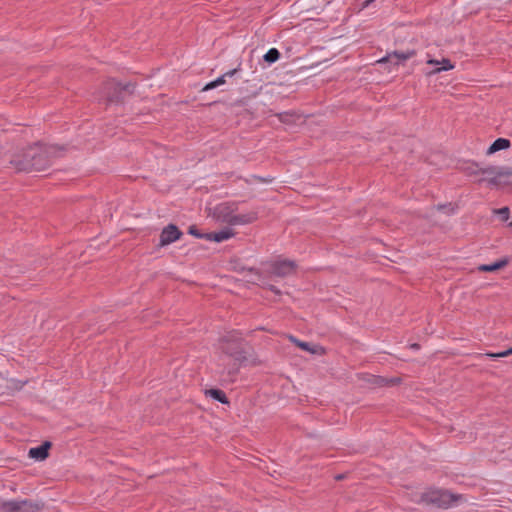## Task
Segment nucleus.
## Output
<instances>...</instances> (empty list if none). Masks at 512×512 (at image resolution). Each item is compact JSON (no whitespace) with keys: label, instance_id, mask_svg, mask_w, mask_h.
Masks as SVG:
<instances>
[{"label":"nucleus","instance_id":"f257e3e1","mask_svg":"<svg viewBox=\"0 0 512 512\" xmlns=\"http://www.w3.org/2000/svg\"><path fill=\"white\" fill-rule=\"evenodd\" d=\"M134 88L135 86L131 82L122 84L115 80H109L104 83L95 98L99 103H104L106 107L119 106L125 103Z\"/></svg>","mask_w":512,"mask_h":512},{"label":"nucleus","instance_id":"f03ea898","mask_svg":"<svg viewBox=\"0 0 512 512\" xmlns=\"http://www.w3.org/2000/svg\"><path fill=\"white\" fill-rule=\"evenodd\" d=\"M461 499V495L452 494L441 489H429L425 492L416 493L412 497V501L415 503L433 505L445 509L458 505Z\"/></svg>","mask_w":512,"mask_h":512},{"label":"nucleus","instance_id":"7ed1b4c3","mask_svg":"<svg viewBox=\"0 0 512 512\" xmlns=\"http://www.w3.org/2000/svg\"><path fill=\"white\" fill-rule=\"evenodd\" d=\"M236 206L229 203H220L213 208V217L222 223H227L231 226L245 225L257 219L255 212H248L244 214H236Z\"/></svg>","mask_w":512,"mask_h":512},{"label":"nucleus","instance_id":"20e7f679","mask_svg":"<svg viewBox=\"0 0 512 512\" xmlns=\"http://www.w3.org/2000/svg\"><path fill=\"white\" fill-rule=\"evenodd\" d=\"M512 179V168L503 166H489L483 168L481 177L476 179L477 182H488L491 186H499L506 184Z\"/></svg>","mask_w":512,"mask_h":512},{"label":"nucleus","instance_id":"39448f33","mask_svg":"<svg viewBox=\"0 0 512 512\" xmlns=\"http://www.w3.org/2000/svg\"><path fill=\"white\" fill-rule=\"evenodd\" d=\"M40 509L38 504L30 501H0V510L3 512H36Z\"/></svg>","mask_w":512,"mask_h":512},{"label":"nucleus","instance_id":"423d86ee","mask_svg":"<svg viewBox=\"0 0 512 512\" xmlns=\"http://www.w3.org/2000/svg\"><path fill=\"white\" fill-rule=\"evenodd\" d=\"M295 270L296 264L293 261L280 259L270 265L269 272L274 276L286 277L292 275Z\"/></svg>","mask_w":512,"mask_h":512},{"label":"nucleus","instance_id":"0eeeda50","mask_svg":"<svg viewBox=\"0 0 512 512\" xmlns=\"http://www.w3.org/2000/svg\"><path fill=\"white\" fill-rule=\"evenodd\" d=\"M28 156L32 157L31 160L29 161H25V162H21V161H13V163L15 164L16 168L19 170V171H42L46 168V164L42 163L40 161V155L39 156H36V155H31V154H28Z\"/></svg>","mask_w":512,"mask_h":512},{"label":"nucleus","instance_id":"6e6552de","mask_svg":"<svg viewBox=\"0 0 512 512\" xmlns=\"http://www.w3.org/2000/svg\"><path fill=\"white\" fill-rule=\"evenodd\" d=\"M182 232L173 224L166 226L160 234V246H167L177 241Z\"/></svg>","mask_w":512,"mask_h":512},{"label":"nucleus","instance_id":"1a4fd4ad","mask_svg":"<svg viewBox=\"0 0 512 512\" xmlns=\"http://www.w3.org/2000/svg\"><path fill=\"white\" fill-rule=\"evenodd\" d=\"M414 54H415V52L413 50H408L406 52L394 51L393 53L388 54L387 56L380 59L378 62L379 63L389 62V63H392L393 65L397 66V65L402 64L407 59H410Z\"/></svg>","mask_w":512,"mask_h":512},{"label":"nucleus","instance_id":"9d476101","mask_svg":"<svg viewBox=\"0 0 512 512\" xmlns=\"http://www.w3.org/2000/svg\"><path fill=\"white\" fill-rule=\"evenodd\" d=\"M281 123L289 126L307 125L306 118L303 115L294 112H284L278 115Z\"/></svg>","mask_w":512,"mask_h":512},{"label":"nucleus","instance_id":"9b49d317","mask_svg":"<svg viewBox=\"0 0 512 512\" xmlns=\"http://www.w3.org/2000/svg\"><path fill=\"white\" fill-rule=\"evenodd\" d=\"M234 231L231 228H225L219 232L207 233L206 240L214 242H223L234 236Z\"/></svg>","mask_w":512,"mask_h":512},{"label":"nucleus","instance_id":"f8f14e48","mask_svg":"<svg viewBox=\"0 0 512 512\" xmlns=\"http://www.w3.org/2000/svg\"><path fill=\"white\" fill-rule=\"evenodd\" d=\"M51 447L50 442H44L38 447L29 450V456L36 460H44L48 456V450Z\"/></svg>","mask_w":512,"mask_h":512},{"label":"nucleus","instance_id":"ddd939ff","mask_svg":"<svg viewBox=\"0 0 512 512\" xmlns=\"http://www.w3.org/2000/svg\"><path fill=\"white\" fill-rule=\"evenodd\" d=\"M289 339L291 342L295 343L299 348H301L302 350L307 351L311 354H317L322 350V348L320 346L311 345L308 342L300 341L297 338H295L294 336H289Z\"/></svg>","mask_w":512,"mask_h":512},{"label":"nucleus","instance_id":"4468645a","mask_svg":"<svg viewBox=\"0 0 512 512\" xmlns=\"http://www.w3.org/2000/svg\"><path fill=\"white\" fill-rule=\"evenodd\" d=\"M510 146V141L505 138H498L492 145L487 149V154L491 155L500 150L507 149Z\"/></svg>","mask_w":512,"mask_h":512},{"label":"nucleus","instance_id":"2eb2a0df","mask_svg":"<svg viewBox=\"0 0 512 512\" xmlns=\"http://www.w3.org/2000/svg\"><path fill=\"white\" fill-rule=\"evenodd\" d=\"M508 263V260L507 259H503V260H500V261H497L493 264H483V265H480L478 267V270L479 271H482V272H494L496 270H499L503 267H505Z\"/></svg>","mask_w":512,"mask_h":512},{"label":"nucleus","instance_id":"dca6fc26","mask_svg":"<svg viewBox=\"0 0 512 512\" xmlns=\"http://www.w3.org/2000/svg\"><path fill=\"white\" fill-rule=\"evenodd\" d=\"M453 68H454V65L451 63V61L447 58H443L441 60L439 67L433 68L431 71H428L427 75L438 74L443 71H449Z\"/></svg>","mask_w":512,"mask_h":512},{"label":"nucleus","instance_id":"f3484780","mask_svg":"<svg viewBox=\"0 0 512 512\" xmlns=\"http://www.w3.org/2000/svg\"><path fill=\"white\" fill-rule=\"evenodd\" d=\"M226 341H231L232 345L231 346H223L222 347L223 352H225L226 354H229V355H235L236 350L239 347L238 338L235 335H231V336H229V338L226 339Z\"/></svg>","mask_w":512,"mask_h":512},{"label":"nucleus","instance_id":"a211bd4d","mask_svg":"<svg viewBox=\"0 0 512 512\" xmlns=\"http://www.w3.org/2000/svg\"><path fill=\"white\" fill-rule=\"evenodd\" d=\"M280 52L276 48H270L263 56V59L268 64H273L280 58Z\"/></svg>","mask_w":512,"mask_h":512},{"label":"nucleus","instance_id":"6ab92c4d","mask_svg":"<svg viewBox=\"0 0 512 512\" xmlns=\"http://www.w3.org/2000/svg\"><path fill=\"white\" fill-rule=\"evenodd\" d=\"M206 394L221 403H228L225 393L219 389L207 390Z\"/></svg>","mask_w":512,"mask_h":512},{"label":"nucleus","instance_id":"aec40b11","mask_svg":"<svg viewBox=\"0 0 512 512\" xmlns=\"http://www.w3.org/2000/svg\"><path fill=\"white\" fill-rule=\"evenodd\" d=\"M483 168L479 167L477 164L468 165L465 168V172L470 177H475V180L481 177Z\"/></svg>","mask_w":512,"mask_h":512},{"label":"nucleus","instance_id":"412c9836","mask_svg":"<svg viewBox=\"0 0 512 512\" xmlns=\"http://www.w3.org/2000/svg\"><path fill=\"white\" fill-rule=\"evenodd\" d=\"M226 82L225 76H219L213 81L208 82L202 89V91H209L223 85Z\"/></svg>","mask_w":512,"mask_h":512},{"label":"nucleus","instance_id":"4be33fe9","mask_svg":"<svg viewBox=\"0 0 512 512\" xmlns=\"http://www.w3.org/2000/svg\"><path fill=\"white\" fill-rule=\"evenodd\" d=\"M512 355V347L505 350V351H502V352H499V353H487L486 356L492 358V359H497V358H502V357H508Z\"/></svg>","mask_w":512,"mask_h":512},{"label":"nucleus","instance_id":"5701e85b","mask_svg":"<svg viewBox=\"0 0 512 512\" xmlns=\"http://www.w3.org/2000/svg\"><path fill=\"white\" fill-rule=\"evenodd\" d=\"M188 233L190 235L195 236L196 238H199V239H206V236H207V233H205V234L200 233L198 231V229L196 228V226H194V225L189 227Z\"/></svg>","mask_w":512,"mask_h":512},{"label":"nucleus","instance_id":"b1692460","mask_svg":"<svg viewBox=\"0 0 512 512\" xmlns=\"http://www.w3.org/2000/svg\"><path fill=\"white\" fill-rule=\"evenodd\" d=\"M495 213L501 216L503 221H506L509 217V209L507 207H503L495 210Z\"/></svg>","mask_w":512,"mask_h":512},{"label":"nucleus","instance_id":"393cba45","mask_svg":"<svg viewBox=\"0 0 512 512\" xmlns=\"http://www.w3.org/2000/svg\"><path fill=\"white\" fill-rule=\"evenodd\" d=\"M239 72H240V68L238 67V68H234V69H232V70L227 71V72H226V73H224L222 76H225V79H226L227 77H230V78H231V77L236 76Z\"/></svg>","mask_w":512,"mask_h":512},{"label":"nucleus","instance_id":"a878e982","mask_svg":"<svg viewBox=\"0 0 512 512\" xmlns=\"http://www.w3.org/2000/svg\"><path fill=\"white\" fill-rule=\"evenodd\" d=\"M441 60L430 58L427 60V64L434 66V68L439 67Z\"/></svg>","mask_w":512,"mask_h":512},{"label":"nucleus","instance_id":"bb28decb","mask_svg":"<svg viewBox=\"0 0 512 512\" xmlns=\"http://www.w3.org/2000/svg\"><path fill=\"white\" fill-rule=\"evenodd\" d=\"M13 384H15V388L16 389H21L24 385V382H20V381H12Z\"/></svg>","mask_w":512,"mask_h":512},{"label":"nucleus","instance_id":"cd10ccee","mask_svg":"<svg viewBox=\"0 0 512 512\" xmlns=\"http://www.w3.org/2000/svg\"><path fill=\"white\" fill-rule=\"evenodd\" d=\"M270 289L277 294L280 293V291L274 286H271Z\"/></svg>","mask_w":512,"mask_h":512},{"label":"nucleus","instance_id":"c85d7f7f","mask_svg":"<svg viewBox=\"0 0 512 512\" xmlns=\"http://www.w3.org/2000/svg\"><path fill=\"white\" fill-rule=\"evenodd\" d=\"M410 347H411L412 349H418V348H419V345L415 343V344H412Z\"/></svg>","mask_w":512,"mask_h":512},{"label":"nucleus","instance_id":"c756f323","mask_svg":"<svg viewBox=\"0 0 512 512\" xmlns=\"http://www.w3.org/2000/svg\"><path fill=\"white\" fill-rule=\"evenodd\" d=\"M509 226H511V227H512V221L509 223Z\"/></svg>","mask_w":512,"mask_h":512}]
</instances>
